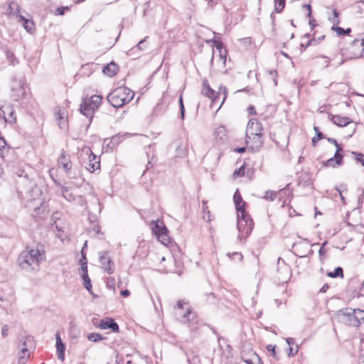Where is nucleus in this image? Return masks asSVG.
Masks as SVG:
<instances>
[{
  "instance_id": "nucleus-1",
  "label": "nucleus",
  "mask_w": 364,
  "mask_h": 364,
  "mask_svg": "<svg viewBox=\"0 0 364 364\" xmlns=\"http://www.w3.org/2000/svg\"><path fill=\"white\" fill-rule=\"evenodd\" d=\"M246 144L254 151H258L264 143L263 127L257 119L249 120L246 132Z\"/></svg>"
},
{
  "instance_id": "nucleus-2",
  "label": "nucleus",
  "mask_w": 364,
  "mask_h": 364,
  "mask_svg": "<svg viewBox=\"0 0 364 364\" xmlns=\"http://www.w3.org/2000/svg\"><path fill=\"white\" fill-rule=\"evenodd\" d=\"M45 259L43 253L38 249H27L23 251L18 257L19 267L26 271H36L39 264Z\"/></svg>"
},
{
  "instance_id": "nucleus-3",
  "label": "nucleus",
  "mask_w": 364,
  "mask_h": 364,
  "mask_svg": "<svg viewBox=\"0 0 364 364\" xmlns=\"http://www.w3.org/2000/svg\"><path fill=\"white\" fill-rule=\"evenodd\" d=\"M134 92L127 87H119L107 96V100L114 107H121L134 97Z\"/></svg>"
},
{
  "instance_id": "nucleus-4",
  "label": "nucleus",
  "mask_w": 364,
  "mask_h": 364,
  "mask_svg": "<svg viewBox=\"0 0 364 364\" xmlns=\"http://www.w3.org/2000/svg\"><path fill=\"white\" fill-rule=\"evenodd\" d=\"M175 315L177 319L183 323L193 325L198 322L196 313L193 311L189 303L183 300L178 301L175 307Z\"/></svg>"
},
{
  "instance_id": "nucleus-5",
  "label": "nucleus",
  "mask_w": 364,
  "mask_h": 364,
  "mask_svg": "<svg viewBox=\"0 0 364 364\" xmlns=\"http://www.w3.org/2000/svg\"><path fill=\"white\" fill-rule=\"evenodd\" d=\"M254 226V223L250 215L246 211H242L237 213V230L239 232L238 238L248 237L251 233Z\"/></svg>"
},
{
  "instance_id": "nucleus-6",
  "label": "nucleus",
  "mask_w": 364,
  "mask_h": 364,
  "mask_svg": "<svg viewBox=\"0 0 364 364\" xmlns=\"http://www.w3.org/2000/svg\"><path fill=\"white\" fill-rule=\"evenodd\" d=\"M101 101L102 97L97 95H94L88 99H85L80 105L81 113L91 119L94 112L100 107Z\"/></svg>"
},
{
  "instance_id": "nucleus-7",
  "label": "nucleus",
  "mask_w": 364,
  "mask_h": 364,
  "mask_svg": "<svg viewBox=\"0 0 364 364\" xmlns=\"http://www.w3.org/2000/svg\"><path fill=\"white\" fill-rule=\"evenodd\" d=\"M201 92L204 95L212 100L213 104H217L222 97V101L218 109L221 107L222 105L225 102L228 94L226 87L223 86H220L218 92L215 93V92L205 81L203 82V87Z\"/></svg>"
},
{
  "instance_id": "nucleus-8",
  "label": "nucleus",
  "mask_w": 364,
  "mask_h": 364,
  "mask_svg": "<svg viewBox=\"0 0 364 364\" xmlns=\"http://www.w3.org/2000/svg\"><path fill=\"white\" fill-rule=\"evenodd\" d=\"M34 340L32 336H27L23 337L18 343V363L19 364H26L27 358L29 357L28 350L34 348Z\"/></svg>"
},
{
  "instance_id": "nucleus-9",
  "label": "nucleus",
  "mask_w": 364,
  "mask_h": 364,
  "mask_svg": "<svg viewBox=\"0 0 364 364\" xmlns=\"http://www.w3.org/2000/svg\"><path fill=\"white\" fill-rule=\"evenodd\" d=\"M343 55L346 56V59H354L364 57V48L361 40L355 39L350 46L343 50Z\"/></svg>"
},
{
  "instance_id": "nucleus-10",
  "label": "nucleus",
  "mask_w": 364,
  "mask_h": 364,
  "mask_svg": "<svg viewBox=\"0 0 364 364\" xmlns=\"http://www.w3.org/2000/svg\"><path fill=\"white\" fill-rule=\"evenodd\" d=\"M25 80L23 77H15L11 84V97L12 98L18 101L25 95Z\"/></svg>"
},
{
  "instance_id": "nucleus-11",
  "label": "nucleus",
  "mask_w": 364,
  "mask_h": 364,
  "mask_svg": "<svg viewBox=\"0 0 364 364\" xmlns=\"http://www.w3.org/2000/svg\"><path fill=\"white\" fill-rule=\"evenodd\" d=\"M152 231L163 245H168L171 242V238L168 236L167 228L162 222L158 221L152 227Z\"/></svg>"
},
{
  "instance_id": "nucleus-12",
  "label": "nucleus",
  "mask_w": 364,
  "mask_h": 364,
  "mask_svg": "<svg viewBox=\"0 0 364 364\" xmlns=\"http://www.w3.org/2000/svg\"><path fill=\"white\" fill-rule=\"evenodd\" d=\"M58 166L59 168H63L65 173H68L71 170L72 162L70 156L66 154L65 151H62L58 159Z\"/></svg>"
},
{
  "instance_id": "nucleus-13",
  "label": "nucleus",
  "mask_w": 364,
  "mask_h": 364,
  "mask_svg": "<svg viewBox=\"0 0 364 364\" xmlns=\"http://www.w3.org/2000/svg\"><path fill=\"white\" fill-rule=\"evenodd\" d=\"M99 255L100 262L105 272H107L109 274H112L114 272V263L112 262L111 259L107 256V252H101L99 253Z\"/></svg>"
},
{
  "instance_id": "nucleus-14",
  "label": "nucleus",
  "mask_w": 364,
  "mask_h": 364,
  "mask_svg": "<svg viewBox=\"0 0 364 364\" xmlns=\"http://www.w3.org/2000/svg\"><path fill=\"white\" fill-rule=\"evenodd\" d=\"M15 6L16 8V11H15L13 14L17 15L20 18L21 21L23 23L24 28L29 33H31L34 31V23L31 20L26 18L23 16L18 15L19 13V6L17 4L12 3L9 6V9L11 10L13 7Z\"/></svg>"
},
{
  "instance_id": "nucleus-15",
  "label": "nucleus",
  "mask_w": 364,
  "mask_h": 364,
  "mask_svg": "<svg viewBox=\"0 0 364 364\" xmlns=\"http://www.w3.org/2000/svg\"><path fill=\"white\" fill-rule=\"evenodd\" d=\"M350 311H353L352 309H346L342 311L343 321L351 326H359L360 323L355 318V315Z\"/></svg>"
},
{
  "instance_id": "nucleus-16",
  "label": "nucleus",
  "mask_w": 364,
  "mask_h": 364,
  "mask_svg": "<svg viewBox=\"0 0 364 364\" xmlns=\"http://www.w3.org/2000/svg\"><path fill=\"white\" fill-rule=\"evenodd\" d=\"M99 327L101 329H111L113 332H117L119 331L118 324L114 321V319L110 318L102 319L100 321Z\"/></svg>"
},
{
  "instance_id": "nucleus-17",
  "label": "nucleus",
  "mask_w": 364,
  "mask_h": 364,
  "mask_svg": "<svg viewBox=\"0 0 364 364\" xmlns=\"http://www.w3.org/2000/svg\"><path fill=\"white\" fill-rule=\"evenodd\" d=\"M55 341H56V350H57V355L58 358L61 361H63L65 360V345L61 341L60 336L59 332H56L55 333Z\"/></svg>"
},
{
  "instance_id": "nucleus-18",
  "label": "nucleus",
  "mask_w": 364,
  "mask_h": 364,
  "mask_svg": "<svg viewBox=\"0 0 364 364\" xmlns=\"http://www.w3.org/2000/svg\"><path fill=\"white\" fill-rule=\"evenodd\" d=\"M331 120L338 127H346L353 122L350 118L341 115H331Z\"/></svg>"
},
{
  "instance_id": "nucleus-19",
  "label": "nucleus",
  "mask_w": 364,
  "mask_h": 364,
  "mask_svg": "<svg viewBox=\"0 0 364 364\" xmlns=\"http://www.w3.org/2000/svg\"><path fill=\"white\" fill-rule=\"evenodd\" d=\"M56 119H63V122H58L60 129L67 128V111L65 108H60L55 114Z\"/></svg>"
},
{
  "instance_id": "nucleus-20",
  "label": "nucleus",
  "mask_w": 364,
  "mask_h": 364,
  "mask_svg": "<svg viewBox=\"0 0 364 364\" xmlns=\"http://www.w3.org/2000/svg\"><path fill=\"white\" fill-rule=\"evenodd\" d=\"M233 199L237 213H241L242 211H245L244 209L245 202L242 200V198L238 191L235 193Z\"/></svg>"
},
{
  "instance_id": "nucleus-21",
  "label": "nucleus",
  "mask_w": 364,
  "mask_h": 364,
  "mask_svg": "<svg viewBox=\"0 0 364 364\" xmlns=\"http://www.w3.org/2000/svg\"><path fill=\"white\" fill-rule=\"evenodd\" d=\"M55 183L60 187L62 195L67 200L72 201L75 200V196L70 191L68 187L57 183L56 181H55Z\"/></svg>"
},
{
  "instance_id": "nucleus-22",
  "label": "nucleus",
  "mask_w": 364,
  "mask_h": 364,
  "mask_svg": "<svg viewBox=\"0 0 364 364\" xmlns=\"http://www.w3.org/2000/svg\"><path fill=\"white\" fill-rule=\"evenodd\" d=\"M117 71V66L114 63H110L103 68V73L109 77L114 75Z\"/></svg>"
},
{
  "instance_id": "nucleus-23",
  "label": "nucleus",
  "mask_w": 364,
  "mask_h": 364,
  "mask_svg": "<svg viewBox=\"0 0 364 364\" xmlns=\"http://www.w3.org/2000/svg\"><path fill=\"white\" fill-rule=\"evenodd\" d=\"M96 156L91 153L89 156L90 162L88 163L87 166H86V168L90 172H94L95 171L100 168V162L95 161L94 163L92 162V160L95 159Z\"/></svg>"
},
{
  "instance_id": "nucleus-24",
  "label": "nucleus",
  "mask_w": 364,
  "mask_h": 364,
  "mask_svg": "<svg viewBox=\"0 0 364 364\" xmlns=\"http://www.w3.org/2000/svg\"><path fill=\"white\" fill-rule=\"evenodd\" d=\"M336 147V151L334 154V159L337 160L338 166H341L343 162V155L342 154L343 152V147L341 144L338 143V146H335Z\"/></svg>"
},
{
  "instance_id": "nucleus-25",
  "label": "nucleus",
  "mask_w": 364,
  "mask_h": 364,
  "mask_svg": "<svg viewBox=\"0 0 364 364\" xmlns=\"http://www.w3.org/2000/svg\"><path fill=\"white\" fill-rule=\"evenodd\" d=\"M327 275L331 278L336 277H343V269L340 267H336L333 272H329L327 273Z\"/></svg>"
},
{
  "instance_id": "nucleus-26",
  "label": "nucleus",
  "mask_w": 364,
  "mask_h": 364,
  "mask_svg": "<svg viewBox=\"0 0 364 364\" xmlns=\"http://www.w3.org/2000/svg\"><path fill=\"white\" fill-rule=\"evenodd\" d=\"M244 361L247 364H262L261 359L255 353L251 355L250 358L244 359Z\"/></svg>"
},
{
  "instance_id": "nucleus-27",
  "label": "nucleus",
  "mask_w": 364,
  "mask_h": 364,
  "mask_svg": "<svg viewBox=\"0 0 364 364\" xmlns=\"http://www.w3.org/2000/svg\"><path fill=\"white\" fill-rule=\"evenodd\" d=\"M285 6V0H274V9L276 12L281 13Z\"/></svg>"
},
{
  "instance_id": "nucleus-28",
  "label": "nucleus",
  "mask_w": 364,
  "mask_h": 364,
  "mask_svg": "<svg viewBox=\"0 0 364 364\" xmlns=\"http://www.w3.org/2000/svg\"><path fill=\"white\" fill-rule=\"evenodd\" d=\"M337 57L338 56H335L332 59H331V61H332L331 65L333 66L334 68H338V66L342 65L347 60V59H346V56L343 55H342V56H341L339 60H336Z\"/></svg>"
},
{
  "instance_id": "nucleus-29",
  "label": "nucleus",
  "mask_w": 364,
  "mask_h": 364,
  "mask_svg": "<svg viewBox=\"0 0 364 364\" xmlns=\"http://www.w3.org/2000/svg\"><path fill=\"white\" fill-rule=\"evenodd\" d=\"M332 14L333 16H330L328 19L333 25H338L340 23L338 19L339 12L336 9H333Z\"/></svg>"
},
{
  "instance_id": "nucleus-30",
  "label": "nucleus",
  "mask_w": 364,
  "mask_h": 364,
  "mask_svg": "<svg viewBox=\"0 0 364 364\" xmlns=\"http://www.w3.org/2000/svg\"><path fill=\"white\" fill-rule=\"evenodd\" d=\"M352 312L355 315V318H357L359 323L364 321V311L358 309H352Z\"/></svg>"
},
{
  "instance_id": "nucleus-31",
  "label": "nucleus",
  "mask_w": 364,
  "mask_h": 364,
  "mask_svg": "<svg viewBox=\"0 0 364 364\" xmlns=\"http://www.w3.org/2000/svg\"><path fill=\"white\" fill-rule=\"evenodd\" d=\"M83 279V284L85 288L89 291L91 292L92 284L90 279L89 278L88 274H85V276L82 277Z\"/></svg>"
},
{
  "instance_id": "nucleus-32",
  "label": "nucleus",
  "mask_w": 364,
  "mask_h": 364,
  "mask_svg": "<svg viewBox=\"0 0 364 364\" xmlns=\"http://www.w3.org/2000/svg\"><path fill=\"white\" fill-rule=\"evenodd\" d=\"M87 338L89 341L92 342H97L103 339L102 336L100 333H92L89 334L87 336Z\"/></svg>"
},
{
  "instance_id": "nucleus-33",
  "label": "nucleus",
  "mask_w": 364,
  "mask_h": 364,
  "mask_svg": "<svg viewBox=\"0 0 364 364\" xmlns=\"http://www.w3.org/2000/svg\"><path fill=\"white\" fill-rule=\"evenodd\" d=\"M324 166H331V167L338 166L337 160L334 159V156L333 157L330 158L329 159H328L324 163Z\"/></svg>"
},
{
  "instance_id": "nucleus-34",
  "label": "nucleus",
  "mask_w": 364,
  "mask_h": 364,
  "mask_svg": "<svg viewBox=\"0 0 364 364\" xmlns=\"http://www.w3.org/2000/svg\"><path fill=\"white\" fill-rule=\"evenodd\" d=\"M277 196V193L272 191H267L264 196V198L267 200H269L270 201H273L275 200Z\"/></svg>"
},
{
  "instance_id": "nucleus-35",
  "label": "nucleus",
  "mask_w": 364,
  "mask_h": 364,
  "mask_svg": "<svg viewBox=\"0 0 364 364\" xmlns=\"http://www.w3.org/2000/svg\"><path fill=\"white\" fill-rule=\"evenodd\" d=\"M216 48L219 50V52H220V58H221V60H223V63H225V57H226V50H222V44L220 43H218L217 46H216Z\"/></svg>"
},
{
  "instance_id": "nucleus-36",
  "label": "nucleus",
  "mask_w": 364,
  "mask_h": 364,
  "mask_svg": "<svg viewBox=\"0 0 364 364\" xmlns=\"http://www.w3.org/2000/svg\"><path fill=\"white\" fill-rule=\"evenodd\" d=\"M244 174H245V166H242L239 168L236 169L233 173V176L235 177L242 176Z\"/></svg>"
},
{
  "instance_id": "nucleus-37",
  "label": "nucleus",
  "mask_w": 364,
  "mask_h": 364,
  "mask_svg": "<svg viewBox=\"0 0 364 364\" xmlns=\"http://www.w3.org/2000/svg\"><path fill=\"white\" fill-rule=\"evenodd\" d=\"M6 141L3 137H0V156L4 157V150L6 146Z\"/></svg>"
},
{
  "instance_id": "nucleus-38",
  "label": "nucleus",
  "mask_w": 364,
  "mask_h": 364,
  "mask_svg": "<svg viewBox=\"0 0 364 364\" xmlns=\"http://www.w3.org/2000/svg\"><path fill=\"white\" fill-rule=\"evenodd\" d=\"M331 29L334 31L338 36L344 35V29L341 27L336 26V25H333Z\"/></svg>"
},
{
  "instance_id": "nucleus-39",
  "label": "nucleus",
  "mask_w": 364,
  "mask_h": 364,
  "mask_svg": "<svg viewBox=\"0 0 364 364\" xmlns=\"http://www.w3.org/2000/svg\"><path fill=\"white\" fill-rule=\"evenodd\" d=\"M179 104H180V111H181V118L183 119L184 118L185 108H184V105H183V98H182L181 95V97L179 98Z\"/></svg>"
},
{
  "instance_id": "nucleus-40",
  "label": "nucleus",
  "mask_w": 364,
  "mask_h": 364,
  "mask_svg": "<svg viewBox=\"0 0 364 364\" xmlns=\"http://www.w3.org/2000/svg\"><path fill=\"white\" fill-rule=\"evenodd\" d=\"M314 130L316 132V136H316V139H321L324 138L323 134L318 130V127L315 126L314 127Z\"/></svg>"
},
{
  "instance_id": "nucleus-41",
  "label": "nucleus",
  "mask_w": 364,
  "mask_h": 364,
  "mask_svg": "<svg viewBox=\"0 0 364 364\" xmlns=\"http://www.w3.org/2000/svg\"><path fill=\"white\" fill-rule=\"evenodd\" d=\"M225 127L223 126H220L218 128L216 129L215 130V133L218 136L219 135H221V138H222V135H224L225 134Z\"/></svg>"
},
{
  "instance_id": "nucleus-42",
  "label": "nucleus",
  "mask_w": 364,
  "mask_h": 364,
  "mask_svg": "<svg viewBox=\"0 0 364 364\" xmlns=\"http://www.w3.org/2000/svg\"><path fill=\"white\" fill-rule=\"evenodd\" d=\"M81 270H82V277L85 276V274H88L87 273V262H86L82 263V264H81Z\"/></svg>"
},
{
  "instance_id": "nucleus-43",
  "label": "nucleus",
  "mask_w": 364,
  "mask_h": 364,
  "mask_svg": "<svg viewBox=\"0 0 364 364\" xmlns=\"http://www.w3.org/2000/svg\"><path fill=\"white\" fill-rule=\"evenodd\" d=\"M7 58L12 64H14L16 62H17L15 56H14L12 53H8Z\"/></svg>"
},
{
  "instance_id": "nucleus-44",
  "label": "nucleus",
  "mask_w": 364,
  "mask_h": 364,
  "mask_svg": "<svg viewBox=\"0 0 364 364\" xmlns=\"http://www.w3.org/2000/svg\"><path fill=\"white\" fill-rule=\"evenodd\" d=\"M8 331H9V328H8V326L7 325H4L3 327H2V329H1V335L3 337H6L8 336Z\"/></svg>"
},
{
  "instance_id": "nucleus-45",
  "label": "nucleus",
  "mask_w": 364,
  "mask_h": 364,
  "mask_svg": "<svg viewBox=\"0 0 364 364\" xmlns=\"http://www.w3.org/2000/svg\"><path fill=\"white\" fill-rule=\"evenodd\" d=\"M51 228H53V230L55 229L58 231L61 230V227L59 226V225L55 220H54V222L51 223Z\"/></svg>"
},
{
  "instance_id": "nucleus-46",
  "label": "nucleus",
  "mask_w": 364,
  "mask_h": 364,
  "mask_svg": "<svg viewBox=\"0 0 364 364\" xmlns=\"http://www.w3.org/2000/svg\"><path fill=\"white\" fill-rule=\"evenodd\" d=\"M322 59L323 60V64L324 65V67H328L330 65L331 59L326 56L322 57Z\"/></svg>"
},
{
  "instance_id": "nucleus-47",
  "label": "nucleus",
  "mask_w": 364,
  "mask_h": 364,
  "mask_svg": "<svg viewBox=\"0 0 364 364\" xmlns=\"http://www.w3.org/2000/svg\"><path fill=\"white\" fill-rule=\"evenodd\" d=\"M267 349L268 351H271L272 353V355L274 357H275V351H274V349H275V346H272V345H268L267 346Z\"/></svg>"
},
{
  "instance_id": "nucleus-48",
  "label": "nucleus",
  "mask_w": 364,
  "mask_h": 364,
  "mask_svg": "<svg viewBox=\"0 0 364 364\" xmlns=\"http://www.w3.org/2000/svg\"><path fill=\"white\" fill-rule=\"evenodd\" d=\"M145 40H146V38H144V39H143V40H141V41L138 43V44L136 45V46H137V48H138V49H139V50H144V47H143V46H144V42H145Z\"/></svg>"
},
{
  "instance_id": "nucleus-49",
  "label": "nucleus",
  "mask_w": 364,
  "mask_h": 364,
  "mask_svg": "<svg viewBox=\"0 0 364 364\" xmlns=\"http://www.w3.org/2000/svg\"><path fill=\"white\" fill-rule=\"evenodd\" d=\"M304 8L308 10V17H311V7L310 4H306L304 5Z\"/></svg>"
},
{
  "instance_id": "nucleus-50",
  "label": "nucleus",
  "mask_w": 364,
  "mask_h": 364,
  "mask_svg": "<svg viewBox=\"0 0 364 364\" xmlns=\"http://www.w3.org/2000/svg\"><path fill=\"white\" fill-rule=\"evenodd\" d=\"M329 288V286L328 284H325L321 289H320V292L321 293H324L326 292Z\"/></svg>"
},
{
  "instance_id": "nucleus-51",
  "label": "nucleus",
  "mask_w": 364,
  "mask_h": 364,
  "mask_svg": "<svg viewBox=\"0 0 364 364\" xmlns=\"http://www.w3.org/2000/svg\"><path fill=\"white\" fill-rule=\"evenodd\" d=\"M129 294H130V292L127 289H124V290H122L121 291V295L122 296L127 297V296H129Z\"/></svg>"
},
{
  "instance_id": "nucleus-52",
  "label": "nucleus",
  "mask_w": 364,
  "mask_h": 364,
  "mask_svg": "<svg viewBox=\"0 0 364 364\" xmlns=\"http://www.w3.org/2000/svg\"><path fill=\"white\" fill-rule=\"evenodd\" d=\"M65 9H68V7H66V8H64V7L58 8L56 11H57L58 14L63 15Z\"/></svg>"
},
{
  "instance_id": "nucleus-53",
  "label": "nucleus",
  "mask_w": 364,
  "mask_h": 364,
  "mask_svg": "<svg viewBox=\"0 0 364 364\" xmlns=\"http://www.w3.org/2000/svg\"><path fill=\"white\" fill-rule=\"evenodd\" d=\"M327 141L331 143V144H333L334 146H338V142L335 139H333V138H327Z\"/></svg>"
},
{
  "instance_id": "nucleus-54",
  "label": "nucleus",
  "mask_w": 364,
  "mask_h": 364,
  "mask_svg": "<svg viewBox=\"0 0 364 364\" xmlns=\"http://www.w3.org/2000/svg\"><path fill=\"white\" fill-rule=\"evenodd\" d=\"M326 244V242H325L322 247L320 248V250H318V254L320 256H323L324 254H325V250L323 249V246Z\"/></svg>"
},
{
  "instance_id": "nucleus-55",
  "label": "nucleus",
  "mask_w": 364,
  "mask_h": 364,
  "mask_svg": "<svg viewBox=\"0 0 364 364\" xmlns=\"http://www.w3.org/2000/svg\"><path fill=\"white\" fill-rule=\"evenodd\" d=\"M246 148L245 147H240L235 149V151L238 153H243L245 151Z\"/></svg>"
},
{
  "instance_id": "nucleus-56",
  "label": "nucleus",
  "mask_w": 364,
  "mask_h": 364,
  "mask_svg": "<svg viewBox=\"0 0 364 364\" xmlns=\"http://www.w3.org/2000/svg\"><path fill=\"white\" fill-rule=\"evenodd\" d=\"M249 112L251 114H256V112H255V107L253 106H250L249 107Z\"/></svg>"
},
{
  "instance_id": "nucleus-57",
  "label": "nucleus",
  "mask_w": 364,
  "mask_h": 364,
  "mask_svg": "<svg viewBox=\"0 0 364 364\" xmlns=\"http://www.w3.org/2000/svg\"><path fill=\"white\" fill-rule=\"evenodd\" d=\"M286 341H287V344L289 345V346L294 344V339L291 338H287Z\"/></svg>"
},
{
  "instance_id": "nucleus-58",
  "label": "nucleus",
  "mask_w": 364,
  "mask_h": 364,
  "mask_svg": "<svg viewBox=\"0 0 364 364\" xmlns=\"http://www.w3.org/2000/svg\"><path fill=\"white\" fill-rule=\"evenodd\" d=\"M87 241H85V244H84V245H83V247H82V257H83V259H84L85 260H86V258H85V255H84L83 251H84V249L87 247Z\"/></svg>"
},
{
  "instance_id": "nucleus-59",
  "label": "nucleus",
  "mask_w": 364,
  "mask_h": 364,
  "mask_svg": "<svg viewBox=\"0 0 364 364\" xmlns=\"http://www.w3.org/2000/svg\"><path fill=\"white\" fill-rule=\"evenodd\" d=\"M234 256H235L237 258H238L239 259H241L242 258V256L241 254L238 253V252H235L232 254Z\"/></svg>"
},
{
  "instance_id": "nucleus-60",
  "label": "nucleus",
  "mask_w": 364,
  "mask_h": 364,
  "mask_svg": "<svg viewBox=\"0 0 364 364\" xmlns=\"http://www.w3.org/2000/svg\"><path fill=\"white\" fill-rule=\"evenodd\" d=\"M320 139H316V136H314L313 139H312V144L315 146L316 143L319 141Z\"/></svg>"
},
{
  "instance_id": "nucleus-61",
  "label": "nucleus",
  "mask_w": 364,
  "mask_h": 364,
  "mask_svg": "<svg viewBox=\"0 0 364 364\" xmlns=\"http://www.w3.org/2000/svg\"><path fill=\"white\" fill-rule=\"evenodd\" d=\"M269 74L274 77L277 75V71L276 70H270Z\"/></svg>"
},
{
  "instance_id": "nucleus-62",
  "label": "nucleus",
  "mask_w": 364,
  "mask_h": 364,
  "mask_svg": "<svg viewBox=\"0 0 364 364\" xmlns=\"http://www.w3.org/2000/svg\"><path fill=\"white\" fill-rule=\"evenodd\" d=\"M351 32V29L350 28H347V29H344V35H348Z\"/></svg>"
},
{
  "instance_id": "nucleus-63",
  "label": "nucleus",
  "mask_w": 364,
  "mask_h": 364,
  "mask_svg": "<svg viewBox=\"0 0 364 364\" xmlns=\"http://www.w3.org/2000/svg\"><path fill=\"white\" fill-rule=\"evenodd\" d=\"M292 351H293V348H289V355H292V356H293V355H294L297 352V350H296V351L294 353Z\"/></svg>"
},
{
  "instance_id": "nucleus-64",
  "label": "nucleus",
  "mask_w": 364,
  "mask_h": 364,
  "mask_svg": "<svg viewBox=\"0 0 364 364\" xmlns=\"http://www.w3.org/2000/svg\"><path fill=\"white\" fill-rule=\"evenodd\" d=\"M313 22H314V20L311 21V19L309 20V24L311 26V27H314L315 25L313 23Z\"/></svg>"
}]
</instances>
